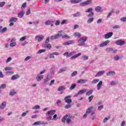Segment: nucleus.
I'll use <instances>...</instances> for the list:
<instances>
[{"mask_svg":"<svg viewBox=\"0 0 126 126\" xmlns=\"http://www.w3.org/2000/svg\"><path fill=\"white\" fill-rule=\"evenodd\" d=\"M75 54V52L73 51V52H71L68 56H66V58H69V57H71V56H73V54Z\"/></svg>","mask_w":126,"mask_h":126,"instance_id":"nucleus-39","label":"nucleus"},{"mask_svg":"<svg viewBox=\"0 0 126 126\" xmlns=\"http://www.w3.org/2000/svg\"><path fill=\"white\" fill-rule=\"evenodd\" d=\"M70 107H71V105H65L64 108L65 109H69V108H70Z\"/></svg>","mask_w":126,"mask_h":126,"instance_id":"nucleus-63","label":"nucleus"},{"mask_svg":"<svg viewBox=\"0 0 126 126\" xmlns=\"http://www.w3.org/2000/svg\"><path fill=\"white\" fill-rule=\"evenodd\" d=\"M7 31V28L6 27H4L2 30H1L0 31V32H1L2 33H4V32H6Z\"/></svg>","mask_w":126,"mask_h":126,"instance_id":"nucleus-38","label":"nucleus"},{"mask_svg":"<svg viewBox=\"0 0 126 126\" xmlns=\"http://www.w3.org/2000/svg\"><path fill=\"white\" fill-rule=\"evenodd\" d=\"M94 97V95H91L89 97L88 99L89 100V102H91L92 100H93V98Z\"/></svg>","mask_w":126,"mask_h":126,"instance_id":"nucleus-51","label":"nucleus"},{"mask_svg":"<svg viewBox=\"0 0 126 126\" xmlns=\"http://www.w3.org/2000/svg\"><path fill=\"white\" fill-rule=\"evenodd\" d=\"M30 13H31V10L30 9H29L26 12V14H27V15H29V14H30Z\"/></svg>","mask_w":126,"mask_h":126,"instance_id":"nucleus-60","label":"nucleus"},{"mask_svg":"<svg viewBox=\"0 0 126 126\" xmlns=\"http://www.w3.org/2000/svg\"><path fill=\"white\" fill-rule=\"evenodd\" d=\"M77 71H75L72 72L71 75H72V76H75V75H77Z\"/></svg>","mask_w":126,"mask_h":126,"instance_id":"nucleus-59","label":"nucleus"},{"mask_svg":"<svg viewBox=\"0 0 126 126\" xmlns=\"http://www.w3.org/2000/svg\"><path fill=\"white\" fill-rule=\"evenodd\" d=\"M66 23H67V20H64L61 22V25H63V24H66Z\"/></svg>","mask_w":126,"mask_h":126,"instance_id":"nucleus-49","label":"nucleus"},{"mask_svg":"<svg viewBox=\"0 0 126 126\" xmlns=\"http://www.w3.org/2000/svg\"><path fill=\"white\" fill-rule=\"evenodd\" d=\"M93 109V107H91L88 108L86 111L87 114H90V112H91V110Z\"/></svg>","mask_w":126,"mask_h":126,"instance_id":"nucleus-36","label":"nucleus"},{"mask_svg":"<svg viewBox=\"0 0 126 126\" xmlns=\"http://www.w3.org/2000/svg\"><path fill=\"white\" fill-rule=\"evenodd\" d=\"M109 43H110V40H106L104 42L101 43L99 45V47H100L101 48L103 47H105V46H107V45H108V44H109Z\"/></svg>","mask_w":126,"mask_h":126,"instance_id":"nucleus-9","label":"nucleus"},{"mask_svg":"<svg viewBox=\"0 0 126 126\" xmlns=\"http://www.w3.org/2000/svg\"><path fill=\"white\" fill-rule=\"evenodd\" d=\"M26 39V36H23L21 38H20V41L23 42V41H24Z\"/></svg>","mask_w":126,"mask_h":126,"instance_id":"nucleus-52","label":"nucleus"},{"mask_svg":"<svg viewBox=\"0 0 126 126\" xmlns=\"http://www.w3.org/2000/svg\"><path fill=\"white\" fill-rule=\"evenodd\" d=\"M70 2L71 3H74V4H76V3H79V2H81V0H70Z\"/></svg>","mask_w":126,"mask_h":126,"instance_id":"nucleus-21","label":"nucleus"},{"mask_svg":"<svg viewBox=\"0 0 126 126\" xmlns=\"http://www.w3.org/2000/svg\"><path fill=\"white\" fill-rule=\"evenodd\" d=\"M44 38V35H37L35 36V39L37 40L38 42H41L42 40H43Z\"/></svg>","mask_w":126,"mask_h":126,"instance_id":"nucleus-8","label":"nucleus"},{"mask_svg":"<svg viewBox=\"0 0 126 126\" xmlns=\"http://www.w3.org/2000/svg\"><path fill=\"white\" fill-rule=\"evenodd\" d=\"M74 43H75V41L74 40H69L64 42L63 45H64V46H68L69 45H72V44H74Z\"/></svg>","mask_w":126,"mask_h":126,"instance_id":"nucleus-6","label":"nucleus"},{"mask_svg":"<svg viewBox=\"0 0 126 126\" xmlns=\"http://www.w3.org/2000/svg\"><path fill=\"white\" fill-rule=\"evenodd\" d=\"M62 35H60L62 36V37L63 38V39H70V36H69V35H67L66 33H62Z\"/></svg>","mask_w":126,"mask_h":126,"instance_id":"nucleus-13","label":"nucleus"},{"mask_svg":"<svg viewBox=\"0 0 126 126\" xmlns=\"http://www.w3.org/2000/svg\"><path fill=\"white\" fill-rule=\"evenodd\" d=\"M65 89V88L64 86L60 87L58 89V91H63V90H64Z\"/></svg>","mask_w":126,"mask_h":126,"instance_id":"nucleus-33","label":"nucleus"},{"mask_svg":"<svg viewBox=\"0 0 126 126\" xmlns=\"http://www.w3.org/2000/svg\"><path fill=\"white\" fill-rule=\"evenodd\" d=\"M93 20H94V18H90L87 21V23H91V22H93Z\"/></svg>","mask_w":126,"mask_h":126,"instance_id":"nucleus-35","label":"nucleus"},{"mask_svg":"<svg viewBox=\"0 0 126 126\" xmlns=\"http://www.w3.org/2000/svg\"><path fill=\"white\" fill-rule=\"evenodd\" d=\"M4 4H5V2L4 1L0 2V7H2Z\"/></svg>","mask_w":126,"mask_h":126,"instance_id":"nucleus-58","label":"nucleus"},{"mask_svg":"<svg viewBox=\"0 0 126 126\" xmlns=\"http://www.w3.org/2000/svg\"><path fill=\"white\" fill-rule=\"evenodd\" d=\"M43 78H44V75L39 74L36 77V80L37 81H41Z\"/></svg>","mask_w":126,"mask_h":126,"instance_id":"nucleus-16","label":"nucleus"},{"mask_svg":"<svg viewBox=\"0 0 126 126\" xmlns=\"http://www.w3.org/2000/svg\"><path fill=\"white\" fill-rule=\"evenodd\" d=\"M93 93V90H90V91H88L86 94V96H90L91 94Z\"/></svg>","mask_w":126,"mask_h":126,"instance_id":"nucleus-25","label":"nucleus"},{"mask_svg":"<svg viewBox=\"0 0 126 126\" xmlns=\"http://www.w3.org/2000/svg\"><path fill=\"white\" fill-rule=\"evenodd\" d=\"M18 20V18L15 17H12L9 20V22H16Z\"/></svg>","mask_w":126,"mask_h":126,"instance_id":"nucleus-23","label":"nucleus"},{"mask_svg":"<svg viewBox=\"0 0 126 126\" xmlns=\"http://www.w3.org/2000/svg\"><path fill=\"white\" fill-rule=\"evenodd\" d=\"M60 36H63V34H62V32H59V33H58L57 34H55L54 35H52L51 37V40H55L56 39H58Z\"/></svg>","mask_w":126,"mask_h":126,"instance_id":"nucleus-5","label":"nucleus"},{"mask_svg":"<svg viewBox=\"0 0 126 126\" xmlns=\"http://www.w3.org/2000/svg\"><path fill=\"white\" fill-rule=\"evenodd\" d=\"M111 117L108 116V117H106L104 120H103V123H107L108 120H109V119H110Z\"/></svg>","mask_w":126,"mask_h":126,"instance_id":"nucleus-44","label":"nucleus"},{"mask_svg":"<svg viewBox=\"0 0 126 126\" xmlns=\"http://www.w3.org/2000/svg\"><path fill=\"white\" fill-rule=\"evenodd\" d=\"M89 57H88V56H86V55H83L81 59H82V60H83V61H87V60H88Z\"/></svg>","mask_w":126,"mask_h":126,"instance_id":"nucleus-29","label":"nucleus"},{"mask_svg":"<svg viewBox=\"0 0 126 126\" xmlns=\"http://www.w3.org/2000/svg\"><path fill=\"white\" fill-rule=\"evenodd\" d=\"M26 5H27V3L25 2L21 6V8H24L25 7H26Z\"/></svg>","mask_w":126,"mask_h":126,"instance_id":"nucleus-55","label":"nucleus"},{"mask_svg":"<svg viewBox=\"0 0 126 126\" xmlns=\"http://www.w3.org/2000/svg\"><path fill=\"white\" fill-rule=\"evenodd\" d=\"M119 59H120V57L118 55H116L115 57H114V60L115 61H118V60Z\"/></svg>","mask_w":126,"mask_h":126,"instance_id":"nucleus-62","label":"nucleus"},{"mask_svg":"<svg viewBox=\"0 0 126 126\" xmlns=\"http://www.w3.org/2000/svg\"><path fill=\"white\" fill-rule=\"evenodd\" d=\"M49 80V77H46V79L44 80L43 82V84H46V83H47V82H48Z\"/></svg>","mask_w":126,"mask_h":126,"instance_id":"nucleus-54","label":"nucleus"},{"mask_svg":"<svg viewBox=\"0 0 126 126\" xmlns=\"http://www.w3.org/2000/svg\"><path fill=\"white\" fill-rule=\"evenodd\" d=\"M5 106H6V102L3 101L0 106V109H4Z\"/></svg>","mask_w":126,"mask_h":126,"instance_id":"nucleus-24","label":"nucleus"},{"mask_svg":"<svg viewBox=\"0 0 126 126\" xmlns=\"http://www.w3.org/2000/svg\"><path fill=\"white\" fill-rule=\"evenodd\" d=\"M11 69H12L11 67H6L4 68V70H5V71H7V70H11Z\"/></svg>","mask_w":126,"mask_h":126,"instance_id":"nucleus-46","label":"nucleus"},{"mask_svg":"<svg viewBox=\"0 0 126 126\" xmlns=\"http://www.w3.org/2000/svg\"><path fill=\"white\" fill-rule=\"evenodd\" d=\"M76 87V84H73L71 85V87H70V90H73Z\"/></svg>","mask_w":126,"mask_h":126,"instance_id":"nucleus-32","label":"nucleus"},{"mask_svg":"<svg viewBox=\"0 0 126 126\" xmlns=\"http://www.w3.org/2000/svg\"><path fill=\"white\" fill-rule=\"evenodd\" d=\"M105 51H106V52H113V48H107L105 49Z\"/></svg>","mask_w":126,"mask_h":126,"instance_id":"nucleus-40","label":"nucleus"},{"mask_svg":"<svg viewBox=\"0 0 126 126\" xmlns=\"http://www.w3.org/2000/svg\"><path fill=\"white\" fill-rule=\"evenodd\" d=\"M39 108H40V106H39V105H36L34 107H32V109L33 110H37Z\"/></svg>","mask_w":126,"mask_h":126,"instance_id":"nucleus-53","label":"nucleus"},{"mask_svg":"<svg viewBox=\"0 0 126 126\" xmlns=\"http://www.w3.org/2000/svg\"><path fill=\"white\" fill-rule=\"evenodd\" d=\"M105 73V71H100L98 72L97 74L95 75V77H99V76H101V75H103Z\"/></svg>","mask_w":126,"mask_h":126,"instance_id":"nucleus-17","label":"nucleus"},{"mask_svg":"<svg viewBox=\"0 0 126 126\" xmlns=\"http://www.w3.org/2000/svg\"><path fill=\"white\" fill-rule=\"evenodd\" d=\"M99 81H100L99 79H94L92 82V83H93V84H96V83L99 82Z\"/></svg>","mask_w":126,"mask_h":126,"instance_id":"nucleus-34","label":"nucleus"},{"mask_svg":"<svg viewBox=\"0 0 126 126\" xmlns=\"http://www.w3.org/2000/svg\"><path fill=\"white\" fill-rule=\"evenodd\" d=\"M79 15H80V12H77V13L74 14L73 15V16L74 17H77L79 16Z\"/></svg>","mask_w":126,"mask_h":126,"instance_id":"nucleus-37","label":"nucleus"},{"mask_svg":"<svg viewBox=\"0 0 126 126\" xmlns=\"http://www.w3.org/2000/svg\"><path fill=\"white\" fill-rule=\"evenodd\" d=\"M116 43L117 45H118L119 46H123V45H124L125 41L123 40H118L116 42Z\"/></svg>","mask_w":126,"mask_h":126,"instance_id":"nucleus-19","label":"nucleus"},{"mask_svg":"<svg viewBox=\"0 0 126 126\" xmlns=\"http://www.w3.org/2000/svg\"><path fill=\"white\" fill-rule=\"evenodd\" d=\"M73 37H74V38H79L81 37V33L78 32H74L73 34Z\"/></svg>","mask_w":126,"mask_h":126,"instance_id":"nucleus-11","label":"nucleus"},{"mask_svg":"<svg viewBox=\"0 0 126 126\" xmlns=\"http://www.w3.org/2000/svg\"><path fill=\"white\" fill-rule=\"evenodd\" d=\"M80 5H81V6H85V5H87V4H86V2L84 1V2H81L80 3Z\"/></svg>","mask_w":126,"mask_h":126,"instance_id":"nucleus-43","label":"nucleus"},{"mask_svg":"<svg viewBox=\"0 0 126 126\" xmlns=\"http://www.w3.org/2000/svg\"><path fill=\"white\" fill-rule=\"evenodd\" d=\"M85 1H86V3L87 5L88 4H90V3H92V0H88Z\"/></svg>","mask_w":126,"mask_h":126,"instance_id":"nucleus-50","label":"nucleus"},{"mask_svg":"<svg viewBox=\"0 0 126 126\" xmlns=\"http://www.w3.org/2000/svg\"><path fill=\"white\" fill-rule=\"evenodd\" d=\"M56 110H51L48 111L46 113V116H47V117L46 118V121H52V116H54L55 114H56Z\"/></svg>","mask_w":126,"mask_h":126,"instance_id":"nucleus-1","label":"nucleus"},{"mask_svg":"<svg viewBox=\"0 0 126 126\" xmlns=\"http://www.w3.org/2000/svg\"><path fill=\"white\" fill-rule=\"evenodd\" d=\"M114 13V10H111V12H110L108 15H107V17H110V16H111V15H112V13Z\"/></svg>","mask_w":126,"mask_h":126,"instance_id":"nucleus-61","label":"nucleus"},{"mask_svg":"<svg viewBox=\"0 0 126 126\" xmlns=\"http://www.w3.org/2000/svg\"><path fill=\"white\" fill-rule=\"evenodd\" d=\"M88 37L86 36L83 37L79 39L78 41V43H79L78 46H83L84 45V43L86 42Z\"/></svg>","mask_w":126,"mask_h":126,"instance_id":"nucleus-3","label":"nucleus"},{"mask_svg":"<svg viewBox=\"0 0 126 126\" xmlns=\"http://www.w3.org/2000/svg\"><path fill=\"white\" fill-rule=\"evenodd\" d=\"M71 118L72 117L70 115L66 114L62 118V122H63V123H65L66 121V123L68 124V125H69L71 122V120H70Z\"/></svg>","mask_w":126,"mask_h":126,"instance_id":"nucleus-2","label":"nucleus"},{"mask_svg":"<svg viewBox=\"0 0 126 126\" xmlns=\"http://www.w3.org/2000/svg\"><path fill=\"white\" fill-rule=\"evenodd\" d=\"M25 14V12L24 11H22L18 14V17L19 18H22L24 15Z\"/></svg>","mask_w":126,"mask_h":126,"instance_id":"nucleus-14","label":"nucleus"},{"mask_svg":"<svg viewBox=\"0 0 126 126\" xmlns=\"http://www.w3.org/2000/svg\"><path fill=\"white\" fill-rule=\"evenodd\" d=\"M44 48H47V49H49V50H50V49H52V45L48 43L45 46H44Z\"/></svg>","mask_w":126,"mask_h":126,"instance_id":"nucleus-31","label":"nucleus"},{"mask_svg":"<svg viewBox=\"0 0 126 126\" xmlns=\"http://www.w3.org/2000/svg\"><path fill=\"white\" fill-rule=\"evenodd\" d=\"M16 46V42H13L10 44V47H15Z\"/></svg>","mask_w":126,"mask_h":126,"instance_id":"nucleus-41","label":"nucleus"},{"mask_svg":"<svg viewBox=\"0 0 126 126\" xmlns=\"http://www.w3.org/2000/svg\"><path fill=\"white\" fill-rule=\"evenodd\" d=\"M121 28V27L119 25H115L113 27V29H120Z\"/></svg>","mask_w":126,"mask_h":126,"instance_id":"nucleus-45","label":"nucleus"},{"mask_svg":"<svg viewBox=\"0 0 126 126\" xmlns=\"http://www.w3.org/2000/svg\"><path fill=\"white\" fill-rule=\"evenodd\" d=\"M33 125H42V121H38L33 123Z\"/></svg>","mask_w":126,"mask_h":126,"instance_id":"nucleus-56","label":"nucleus"},{"mask_svg":"<svg viewBox=\"0 0 126 126\" xmlns=\"http://www.w3.org/2000/svg\"><path fill=\"white\" fill-rule=\"evenodd\" d=\"M86 90L85 89H83V90H80L78 92V94H75V96H77V95H79L80 94H83V93H85V92H86Z\"/></svg>","mask_w":126,"mask_h":126,"instance_id":"nucleus-22","label":"nucleus"},{"mask_svg":"<svg viewBox=\"0 0 126 126\" xmlns=\"http://www.w3.org/2000/svg\"><path fill=\"white\" fill-rule=\"evenodd\" d=\"M70 98H71V96L69 95H68L64 98L66 103H67V104H70L71 102H72V100H71Z\"/></svg>","mask_w":126,"mask_h":126,"instance_id":"nucleus-7","label":"nucleus"},{"mask_svg":"<svg viewBox=\"0 0 126 126\" xmlns=\"http://www.w3.org/2000/svg\"><path fill=\"white\" fill-rule=\"evenodd\" d=\"M17 93L16 92L14 91V90H13L10 92L9 95L10 96H14V95H15V94Z\"/></svg>","mask_w":126,"mask_h":126,"instance_id":"nucleus-27","label":"nucleus"},{"mask_svg":"<svg viewBox=\"0 0 126 126\" xmlns=\"http://www.w3.org/2000/svg\"><path fill=\"white\" fill-rule=\"evenodd\" d=\"M86 12H90L89 14L88 15V17H93L94 16V13L93 12V8H89L88 10H86Z\"/></svg>","mask_w":126,"mask_h":126,"instance_id":"nucleus-4","label":"nucleus"},{"mask_svg":"<svg viewBox=\"0 0 126 126\" xmlns=\"http://www.w3.org/2000/svg\"><path fill=\"white\" fill-rule=\"evenodd\" d=\"M20 76L18 74L14 75L11 77V80H15L16 79H18L19 78Z\"/></svg>","mask_w":126,"mask_h":126,"instance_id":"nucleus-20","label":"nucleus"},{"mask_svg":"<svg viewBox=\"0 0 126 126\" xmlns=\"http://www.w3.org/2000/svg\"><path fill=\"white\" fill-rule=\"evenodd\" d=\"M121 21H123V22H125L126 21V17H123L121 18Z\"/></svg>","mask_w":126,"mask_h":126,"instance_id":"nucleus-64","label":"nucleus"},{"mask_svg":"<svg viewBox=\"0 0 126 126\" xmlns=\"http://www.w3.org/2000/svg\"><path fill=\"white\" fill-rule=\"evenodd\" d=\"M102 85H103V81H100L97 85V90H100L101 89V87H102Z\"/></svg>","mask_w":126,"mask_h":126,"instance_id":"nucleus-15","label":"nucleus"},{"mask_svg":"<svg viewBox=\"0 0 126 126\" xmlns=\"http://www.w3.org/2000/svg\"><path fill=\"white\" fill-rule=\"evenodd\" d=\"M14 72L7 71L5 72L6 75H10V74H13Z\"/></svg>","mask_w":126,"mask_h":126,"instance_id":"nucleus-42","label":"nucleus"},{"mask_svg":"<svg viewBox=\"0 0 126 126\" xmlns=\"http://www.w3.org/2000/svg\"><path fill=\"white\" fill-rule=\"evenodd\" d=\"M86 82H87V80L80 79V80H79L77 82V83H78V84H84L86 83Z\"/></svg>","mask_w":126,"mask_h":126,"instance_id":"nucleus-12","label":"nucleus"},{"mask_svg":"<svg viewBox=\"0 0 126 126\" xmlns=\"http://www.w3.org/2000/svg\"><path fill=\"white\" fill-rule=\"evenodd\" d=\"M31 59V57L30 56H27L24 60L25 62H27V61H29V60H30Z\"/></svg>","mask_w":126,"mask_h":126,"instance_id":"nucleus-57","label":"nucleus"},{"mask_svg":"<svg viewBox=\"0 0 126 126\" xmlns=\"http://www.w3.org/2000/svg\"><path fill=\"white\" fill-rule=\"evenodd\" d=\"M106 74L107 76H111L112 75H115L116 74V72L114 71H109L106 73Z\"/></svg>","mask_w":126,"mask_h":126,"instance_id":"nucleus-18","label":"nucleus"},{"mask_svg":"<svg viewBox=\"0 0 126 126\" xmlns=\"http://www.w3.org/2000/svg\"><path fill=\"white\" fill-rule=\"evenodd\" d=\"M113 36V32H108L106 34H105L104 36L105 39H109V38H111V36Z\"/></svg>","mask_w":126,"mask_h":126,"instance_id":"nucleus-10","label":"nucleus"},{"mask_svg":"<svg viewBox=\"0 0 126 126\" xmlns=\"http://www.w3.org/2000/svg\"><path fill=\"white\" fill-rule=\"evenodd\" d=\"M101 9H102V7L100 6L96 7L95 8V11H97V12H100V11H101Z\"/></svg>","mask_w":126,"mask_h":126,"instance_id":"nucleus-28","label":"nucleus"},{"mask_svg":"<svg viewBox=\"0 0 126 126\" xmlns=\"http://www.w3.org/2000/svg\"><path fill=\"white\" fill-rule=\"evenodd\" d=\"M54 22L53 21H47L45 22V25H51Z\"/></svg>","mask_w":126,"mask_h":126,"instance_id":"nucleus-30","label":"nucleus"},{"mask_svg":"<svg viewBox=\"0 0 126 126\" xmlns=\"http://www.w3.org/2000/svg\"><path fill=\"white\" fill-rule=\"evenodd\" d=\"M65 70H66V67L60 69L58 72L59 73H62V72L65 71Z\"/></svg>","mask_w":126,"mask_h":126,"instance_id":"nucleus-26","label":"nucleus"},{"mask_svg":"<svg viewBox=\"0 0 126 126\" xmlns=\"http://www.w3.org/2000/svg\"><path fill=\"white\" fill-rule=\"evenodd\" d=\"M46 50L44 49H40L38 51V54H41V53H45Z\"/></svg>","mask_w":126,"mask_h":126,"instance_id":"nucleus-48","label":"nucleus"},{"mask_svg":"<svg viewBox=\"0 0 126 126\" xmlns=\"http://www.w3.org/2000/svg\"><path fill=\"white\" fill-rule=\"evenodd\" d=\"M6 87V85L2 84L0 86V89H4Z\"/></svg>","mask_w":126,"mask_h":126,"instance_id":"nucleus-47","label":"nucleus"}]
</instances>
